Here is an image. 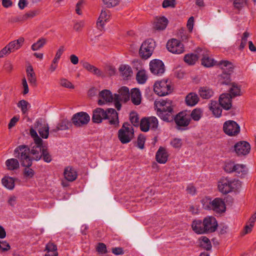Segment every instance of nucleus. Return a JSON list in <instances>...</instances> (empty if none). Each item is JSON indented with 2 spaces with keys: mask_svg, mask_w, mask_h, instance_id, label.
Instances as JSON below:
<instances>
[{
  "mask_svg": "<svg viewBox=\"0 0 256 256\" xmlns=\"http://www.w3.org/2000/svg\"><path fill=\"white\" fill-rule=\"evenodd\" d=\"M109 120V124L115 126H118V113L114 108H110L104 110L102 108H96L93 111L92 120L94 123H100L102 120Z\"/></svg>",
  "mask_w": 256,
  "mask_h": 256,
  "instance_id": "obj_1",
  "label": "nucleus"
},
{
  "mask_svg": "<svg viewBox=\"0 0 256 256\" xmlns=\"http://www.w3.org/2000/svg\"><path fill=\"white\" fill-rule=\"evenodd\" d=\"M218 226L216 218L212 216H206L202 222L194 220L192 224L193 230L199 234L213 232L216 230Z\"/></svg>",
  "mask_w": 256,
  "mask_h": 256,
  "instance_id": "obj_2",
  "label": "nucleus"
},
{
  "mask_svg": "<svg viewBox=\"0 0 256 256\" xmlns=\"http://www.w3.org/2000/svg\"><path fill=\"white\" fill-rule=\"evenodd\" d=\"M202 208L206 210H212L216 214H222L226 211V205L224 201L220 198H216L212 200L206 196L200 200Z\"/></svg>",
  "mask_w": 256,
  "mask_h": 256,
  "instance_id": "obj_3",
  "label": "nucleus"
},
{
  "mask_svg": "<svg viewBox=\"0 0 256 256\" xmlns=\"http://www.w3.org/2000/svg\"><path fill=\"white\" fill-rule=\"evenodd\" d=\"M30 148L25 144L20 145L14 150V156L18 159L22 166H31L32 163L30 156Z\"/></svg>",
  "mask_w": 256,
  "mask_h": 256,
  "instance_id": "obj_4",
  "label": "nucleus"
},
{
  "mask_svg": "<svg viewBox=\"0 0 256 256\" xmlns=\"http://www.w3.org/2000/svg\"><path fill=\"white\" fill-rule=\"evenodd\" d=\"M218 65L222 70V73L219 76V83L226 85L230 84V74L233 72V64L228 60H222L219 62Z\"/></svg>",
  "mask_w": 256,
  "mask_h": 256,
  "instance_id": "obj_5",
  "label": "nucleus"
},
{
  "mask_svg": "<svg viewBox=\"0 0 256 256\" xmlns=\"http://www.w3.org/2000/svg\"><path fill=\"white\" fill-rule=\"evenodd\" d=\"M118 136L122 144L130 142L134 137L133 128L128 122H124L122 128L118 131Z\"/></svg>",
  "mask_w": 256,
  "mask_h": 256,
  "instance_id": "obj_6",
  "label": "nucleus"
},
{
  "mask_svg": "<svg viewBox=\"0 0 256 256\" xmlns=\"http://www.w3.org/2000/svg\"><path fill=\"white\" fill-rule=\"evenodd\" d=\"M156 44L151 38L146 40L142 42L140 48L139 54L142 58L146 60L152 54Z\"/></svg>",
  "mask_w": 256,
  "mask_h": 256,
  "instance_id": "obj_7",
  "label": "nucleus"
},
{
  "mask_svg": "<svg viewBox=\"0 0 256 256\" xmlns=\"http://www.w3.org/2000/svg\"><path fill=\"white\" fill-rule=\"evenodd\" d=\"M154 90L160 96H164L170 93L172 89L168 80L157 81L155 82Z\"/></svg>",
  "mask_w": 256,
  "mask_h": 256,
  "instance_id": "obj_8",
  "label": "nucleus"
},
{
  "mask_svg": "<svg viewBox=\"0 0 256 256\" xmlns=\"http://www.w3.org/2000/svg\"><path fill=\"white\" fill-rule=\"evenodd\" d=\"M174 106L168 108H162L156 110L157 115L162 120L166 122H172L176 114L174 110Z\"/></svg>",
  "mask_w": 256,
  "mask_h": 256,
  "instance_id": "obj_9",
  "label": "nucleus"
},
{
  "mask_svg": "<svg viewBox=\"0 0 256 256\" xmlns=\"http://www.w3.org/2000/svg\"><path fill=\"white\" fill-rule=\"evenodd\" d=\"M223 130L229 136H236L240 132V126L235 121L228 120L224 122Z\"/></svg>",
  "mask_w": 256,
  "mask_h": 256,
  "instance_id": "obj_10",
  "label": "nucleus"
},
{
  "mask_svg": "<svg viewBox=\"0 0 256 256\" xmlns=\"http://www.w3.org/2000/svg\"><path fill=\"white\" fill-rule=\"evenodd\" d=\"M235 184V182L230 180L228 178H223L218 182V188L222 193L227 194L234 190Z\"/></svg>",
  "mask_w": 256,
  "mask_h": 256,
  "instance_id": "obj_11",
  "label": "nucleus"
},
{
  "mask_svg": "<svg viewBox=\"0 0 256 256\" xmlns=\"http://www.w3.org/2000/svg\"><path fill=\"white\" fill-rule=\"evenodd\" d=\"M168 50L174 54H181L184 52V44L178 40L176 38H172L168 40L166 44Z\"/></svg>",
  "mask_w": 256,
  "mask_h": 256,
  "instance_id": "obj_12",
  "label": "nucleus"
},
{
  "mask_svg": "<svg viewBox=\"0 0 256 256\" xmlns=\"http://www.w3.org/2000/svg\"><path fill=\"white\" fill-rule=\"evenodd\" d=\"M90 120L89 115L86 112H80L74 114L72 118V124L76 127L86 124Z\"/></svg>",
  "mask_w": 256,
  "mask_h": 256,
  "instance_id": "obj_13",
  "label": "nucleus"
},
{
  "mask_svg": "<svg viewBox=\"0 0 256 256\" xmlns=\"http://www.w3.org/2000/svg\"><path fill=\"white\" fill-rule=\"evenodd\" d=\"M150 69L152 74L157 76L162 75L165 71L164 62L158 59H154L150 61Z\"/></svg>",
  "mask_w": 256,
  "mask_h": 256,
  "instance_id": "obj_14",
  "label": "nucleus"
},
{
  "mask_svg": "<svg viewBox=\"0 0 256 256\" xmlns=\"http://www.w3.org/2000/svg\"><path fill=\"white\" fill-rule=\"evenodd\" d=\"M234 148L238 156H245L250 152V146L248 142L246 141H240L234 145Z\"/></svg>",
  "mask_w": 256,
  "mask_h": 256,
  "instance_id": "obj_15",
  "label": "nucleus"
},
{
  "mask_svg": "<svg viewBox=\"0 0 256 256\" xmlns=\"http://www.w3.org/2000/svg\"><path fill=\"white\" fill-rule=\"evenodd\" d=\"M233 98L228 93L222 94L219 98V104L225 110H229L232 108V100Z\"/></svg>",
  "mask_w": 256,
  "mask_h": 256,
  "instance_id": "obj_16",
  "label": "nucleus"
},
{
  "mask_svg": "<svg viewBox=\"0 0 256 256\" xmlns=\"http://www.w3.org/2000/svg\"><path fill=\"white\" fill-rule=\"evenodd\" d=\"M190 120L184 112H180L178 114H176L174 120L178 126H188L190 124Z\"/></svg>",
  "mask_w": 256,
  "mask_h": 256,
  "instance_id": "obj_17",
  "label": "nucleus"
},
{
  "mask_svg": "<svg viewBox=\"0 0 256 256\" xmlns=\"http://www.w3.org/2000/svg\"><path fill=\"white\" fill-rule=\"evenodd\" d=\"M99 97L100 98L98 100L99 106H102L106 102H112L114 98L110 91L108 90H102L99 94Z\"/></svg>",
  "mask_w": 256,
  "mask_h": 256,
  "instance_id": "obj_18",
  "label": "nucleus"
},
{
  "mask_svg": "<svg viewBox=\"0 0 256 256\" xmlns=\"http://www.w3.org/2000/svg\"><path fill=\"white\" fill-rule=\"evenodd\" d=\"M35 128L37 129L40 136L44 138H47L49 134V127L48 124H42L38 120L35 123Z\"/></svg>",
  "mask_w": 256,
  "mask_h": 256,
  "instance_id": "obj_19",
  "label": "nucleus"
},
{
  "mask_svg": "<svg viewBox=\"0 0 256 256\" xmlns=\"http://www.w3.org/2000/svg\"><path fill=\"white\" fill-rule=\"evenodd\" d=\"M43 147L38 146H31L30 148V154L32 156V160L38 161L42 158V150Z\"/></svg>",
  "mask_w": 256,
  "mask_h": 256,
  "instance_id": "obj_20",
  "label": "nucleus"
},
{
  "mask_svg": "<svg viewBox=\"0 0 256 256\" xmlns=\"http://www.w3.org/2000/svg\"><path fill=\"white\" fill-rule=\"evenodd\" d=\"M168 154L166 150L160 147L157 151L156 155V161L160 164H165L168 160Z\"/></svg>",
  "mask_w": 256,
  "mask_h": 256,
  "instance_id": "obj_21",
  "label": "nucleus"
},
{
  "mask_svg": "<svg viewBox=\"0 0 256 256\" xmlns=\"http://www.w3.org/2000/svg\"><path fill=\"white\" fill-rule=\"evenodd\" d=\"M108 10H102L101 13L96 22V26L98 28L102 30L104 28V22L109 18L110 16L108 15Z\"/></svg>",
  "mask_w": 256,
  "mask_h": 256,
  "instance_id": "obj_22",
  "label": "nucleus"
},
{
  "mask_svg": "<svg viewBox=\"0 0 256 256\" xmlns=\"http://www.w3.org/2000/svg\"><path fill=\"white\" fill-rule=\"evenodd\" d=\"M220 107L219 103L215 100H211L210 104H209L210 110L216 118H219L222 115V110Z\"/></svg>",
  "mask_w": 256,
  "mask_h": 256,
  "instance_id": "obj_23",
  "label": "nucleus"
},
{
  "mask_svg": "<svg viewBox=\"0 0 256 256\" xmlns=\"http://www.w3.org/2000/svg\"><path fill=\"white\" fill-rule=\"evenodd\" d=\"M119 94H114V95L118 96L119 99L122 100L124 102H126L130 98V93L129 89L126 86H122L118 90Z\"/></svg>",
  "mask_w": 256,
  "mask_h": 256,
  "instance_id": "obj_24",
  "label": "nucleus"
},
{
  "mask_svg": "<svg viewBox=\"0 0 256 256\" xmlns=\"http://www.w3.org/2000/svg\"><path fill=\"white\" fill-rule=\"evenodd\" d=\"M132 102L134 105H139L141 102V94L138 88L132 89L130 93Z\"/></svg>",
  "mask_w": 256,
  "mask_h": 256,
  "instance_id": "obj_25",
  "label": "nucleus"
},
{
  "mask_svg": "<svg viewBox=\"0 0 256 256\" xmlns=\"http://www.w3.org/2000/svg\"><path fill=\"white\" fill-rule=\"evenodd\" d=\"M82 65L84 68L88 71L92 72L94 74L98 76H102V72L98 68L90 64L89 62H82Z\"/></svg>",
  "mask_w": 256,
  "mask_h": 256,
  "instance_id": "obj_26",
  "label": "nucleus"
},
{
  "mask_svg": "<svg viewBox=\"0 0 256 256\" xmlns=\"http://www.w3.org/2000/svg\"><path fill=\"white\" fill-rule=\"evenodd\" d=\"M24 42V38H20L18 40H14L8 43L7 44L11 52H13L19 49L22 45Z\"/></svg>",
  "mask_w": 256,
  "mask_h": 256,
  "instance_id": "obj_27",
  "label": "nucleus"
},
{
  "mask_svg": "<svg viewBox=\"0 0 256 256\" xmlns=\"http://www.w3.org/2000/svg\"><path fill=\"white\" fill-rule=\"evenodd\" d=\"M186 102L188 106H194L199 101L198 94L194 92H190L186 97Z\"/></svg>",
  "mask_w": 256,
  "mask_h": 256,
  "instance_id": "obj_28",
  "label": "nucleus"
},
{
  "mask_svg": "<svg viewBox=\"0 0 256 256\" xmlns=\"http://www.w3.org/2000/svg\"><path fill=\"white\" fill-rule=\"evenodd\" d=\"M5 164L8 170H16L20 168L19 162L16 158L8 159L6 161Z\"/></svg>",
  "mask_w": 256,
  "mask_h": 256,
  "instance_id": "obj_29",
  "label": "nucleus"
},
{
  "mask_svg": "<svg viewBox=\"0 0 256 256\" xmlns=\"http://www.w3.org/2000/svg\"><path fill=\"white\" fill-rule=\"evenodd\" d=\"M168 24V20L166 17H160L155 22L154 28L157 30H163L166 28Z\"/></svg>",
  "mask_w": 256,
  "mask_h": 256,
  "instance_id": "obj_30",
  "label": "nucleus"
},
{
  "mask_svg": "<svg viewBox=\"0 0 256 256\" xmlns=\"http://www.w3.org/2000/svg\"><path fill=\"white\" fill-rule=\"evenodd\" d=\"M27 77L29 82L31 85L36 86V74L34 72L32 67L30 66L26 69Z\"/></svg>",
  "mask_w": 256,
  "mask_h": 256,
  "instance_id": "obj_31",
  "label": "nucleus"
},
{
  "mask_svg": "<svg viewBox=\"0 0 256 256\" xmlns=\"http://www.w3.org/2000/svg\"><path fill=\"white\" fill-rule=\"evenodd\" d=\"M174 106L172 104V101L170 100H156L154 102V106H155V108L156 110H158V109H159L160 108H168L169 107H171V106Z\"/></svg>",
  "mask_w": 256,
  "mask_h": 256,
  "instance_id": "obj_32",
  "label": "nucleus"
},
{
  "mask_svg": "<svg viewBox=\"0 0 256 256\" xmlns=\"http://www.w3.org/2000/svg\"><path fill=\"white\" fill-rule=\"evenodd\" d=\"M200 96L204 99H208L211 98L214 92L212 89L207 87H201L198 90Z\"/></svg>",
  "mask_w": 256,
  "mask_h": 256,
  "instance_id": "obj_33",
  "label": "nucleus"
},
{
  "mask_svg": "<svg viewBox=\"0 0 256 256\" xmlns=\"http://www.w3.org/2000/svg\"><path fill=\"white\" fill-rule=\"evenodd\" d=\"M64 174L66 179L70 182L74 180L77 177L76 172L74 170L69 168H66L64 170Z\"/></svg>",
  "mask_w": 256,
  "mask_h": 256,
  "instance_id": "obj_34",
  "label": "nucleus"
},
{
  "mask_svg": "<svg viewBox=\"0 0 256 256\" xmlns=\"http://www.w3.org/2000/svg\"><path fill=\"white\" fill-rule=\"evenodd\" d=\"M3 186L8 190H13L14 187V178L5 176L2 180Z\"/></svg>",
  "mask_w": 256,
  "mask_h": 256,
  "instance_id": "obj_35",
  "label": "nucleus"
},
{
  "mask_svg": "<svg viewBox=\"0 0 256 256\" xmlns=\"http://www.w3.org/2000/svg\"><path fill=\"white\" fill-rule=\"evenodd\" d=\"M118 70L120 74L124 78L130 76L132 73L130 66L128 65L122 64L120 66Z\"/></svg>",
  "mask_w": 256,
  "mask_h": 256,
  "instance_id": "obj_36",
  "label": "nucleus"
},
{
  "mask_svg": "<svg viewBox=\"0 0 256 256\" xmlns=\"http://www.w3.org/2000/svg\"><path fill=\"white\" fill-rule=\"evenodd\" d=\"M198 56L194 54H188L184 56V61L189 65H193L198 60Z\"/></svg>",
  "mask_w": 256,
  "mask_h": 256,
  "instance_id": "obj_37",
  "label": "nucleus"
},
{
  "mask_svg": "<svg viewBox=\"0 0 256 256\" xmlns=\"http://www.w3.org/2000/svg\"><path fill=\"white\" fill-rule=\"evenodd\" d=\"M42 158L44 162L47 163H50L52 160V157L50 154L48 146H44V147H43Z\"/></svg>",
  "mask_w": 256,
  "mask_h": 256,
  "instance_id": "obj_38",
  "label": "nucleus"
},
{
  "mask_svg": "<svg viewBox=\"0 0 256 256\" xmlns=\"http://www.w3.org/2000/svg\"><path fill=\"white\" fill-rule=\"evenodd\" d=\"M72 121L70 122L67 119H63L59 122L58 125L60 130H64L69 129L72 126Z\"/></svg>",
  "mask_w": 256,
  "mask_h": 256,
  "instance_id": "obj_39",
  "label": "nucleus"
},
{
  "mask_svg": "<svg viewBox=\"0 0 256 256\" xmlns=\"http://www.w3.org/2000/svg\"><path fill=\"white\" fill-rule=\"evenodd\" d=\"M230 94L232 98L240 96V87L235 83L232 84V86L229 90Z\"/></svg>",
  "mask_w": 256,
  "mask_h": 256,
  "instance_id": "obj_40",
  "label": "nucleus"
},
{
  "mask_svg": "<svg viewBox=\"0 0 256 256\" xmlns=\"http://www.w3.org/2000/svg\"><path fill=\"white\" fill-rule=\"evenodd\" d=\"M204 55V52L202 54ZM214 60L213 58H210L207 56H203L202 59V64L206 67H210L214 64Z\"/></svg>",
  "mask_w": 256,
  "mask_h": 256,
  "instance_id": "obj_41",
  "label": "nucleus"
},
{
  "mask_svg": "<svg viewBox=\"0 0 256 256\" xmlns=\"http://www.w3.org/2000/svg\"><path fill=\"white\" fill-rule=\"evenodd\" d=\"M149 124V118H142L139 124L141 130L144 132H148L150 129Z\"/></svg>",
  "mask_w": 256,
  "mask_h": 256,
  "instance_id": "obj_42",
  "label": "nucleus"
},
{
  "mask_svg": "<svg viewBox=\"0 0 256 256\" xmlns=\"http://www.w3.org/2000/svg\"><path fill=\"white\" fill-rule=\"evenodd\" d=\"M46 38H41L39 39L32 46V50L34 51L38 50L42 48L46 44Z\"/></svg>",
  "mask_w": 256,
  "mask_h": 256,
  "instance_id": "obj_43",
  "label": "nucleus"
},
{
  "mask_svg": "<svg viewBox=\"0 0 256 256\" xmlns=\"http://www.w3.org/2000/svg\"><path fill=\"white\" fill-rule=\"evenodd\" d=\"M136 78L139 84H143L145 83L147 80L145 71L139 70L136 74Z\"/></svg>",
  "mask_w": 256,
  "mask_h": 256,
  "instance_id": "obj_44",
  "label": "nucleus"
},
{
  "mask_svg": "<svg viewBox=\"0 0 256 256\" xmlns=\"http://www.w3.org/2000/svg\"><path fill=\"white\" fill-rule=\"evenodd\" d=\"M40 10L38 9L33 10L26 13L22 16L23 20H26L28 18H32L40 14Z\"/></svg>",
  "mask_w": 256,
  "mask_h": 256,
  "instance_id": "obj_45",
  "label": "nucleus"
},
{
  "mask_svg": "<svg viewBox=\"0 0 256 256\" xmlns=\"http://www.w3.org/2000/svg\"><path fill=\"white\" fill-rule=\"evenodd\" d=\"M130 120L134 126L138 127L140 124L139 117L138 114L132 112L130 113Z\"/></svg>",
  "mask_w": 256,
  "mask_h": 256,
  "instance_id": "obj_46",
  "label": "nucleus"
},
{
  "mask_svg": "<svg viewBox=\"0 0 256 256\" xmlns=\"http://www.w3.org/2000/svg\"><path fill=\"white\" fill-rule=\"evenodd\" d=\"M202 110L200 108H195L191 112L192 118L194 121L199 120L202 116Z\"/></svg>",
  "mask_w": 256,
  "mask_h": 256,
  "instance_id": "obj_47",
  "label": "nucleus"
},
{
  "mask_svg": "<svg viewBox=\"0 0 256 256\" xmlns=\"http://www.w3.org/2000/svg\"><path fill=\"white\" fill-rule=\"evenodd\" d=\"M17 105L18 108H20L22 114H25L28 112L30 104L26 100H22L19 101Z\"/></svg>",
  "mask_w": 256,
  "mask_h": 256,
  "instance_id": "obj_48",
  "label": "nucleus"
},
{
  "mask_svg": "<svg viewBox=\"0 0 256 256\" xmlns=\"http://www.w3.org/2000/svg\"><path fill=\"white\" fill-rule=\"evenodd\" d=\"M200 246L207 250H210L212 248L211 242L206 236L202 238Z\"/></svg>",
  "mask_w": 256,
  "mask_h": 256,
  "instance_id": "obj_49",
  "label": "nucleus"
},
{
  "mask_svg": "<svg viewBox=\"0 0 256 256\" xmlns=\"http://www.w3.org/2000/svg\"><path fill=\"white\" fill-rule=\"evenodd\" d=\"M249 36H250V34L248 32H245L243 34V36H242V40H241V42H240V45L239 48H238L240 50H244V48H245V46L247 44L248 38Z\"/></svg>",
  "mask_w": 256,
  "mask_h": 256,
  "instance_id": "obj_50",
  "label": "nucleus"
},
{
  "mask_svg": "<svg viewBox=\"0 0 256 256\" xmlns=\"http://www.w3.org/2000/svg\"><path fill=\"white\" fill-rule=\"evenodd\" d=\"M150 128L152 130H156L158 126V120L155 116L149 117Z\"/></svg>",
  "mask_w": 256,
  "mask_h": 256,
  "instance_id": "obj_51",
  "label": "nucleus"
},
{
  "mask_svg": "<svg viewBox=\"0 0 256 256\" xmlns=\"http://www.w3.org/2000/svg\"><path fill=\"white\" fill-rule=\"evenodd\" d=\"M24 167L25 168H24L23 171L24 177L26 178H32L34 174V170L32 168H30V166Z\"/></svg>",
  "mask_w": 256,
  "mask_h": 256,
  "instance_id": "obj_52",
  "label": "nucleus"
},
{
  "mask_svg": "<svg viewBox=\"0 0 256 256\" xmlns=\"http://www.w3.org/2000/svg\"><path fill=\"white\" fill-rule=\"evenodd\" d=\"M247 0H234L233 5L236 9L241 10L246 5Z\"/></svg>",
  "mask_w": 256,
  "mask_h": 256,
  "instance_id": "obj_53",
  "label": "nucleus"
},
{
  "mask_svg": "<svg viewBox=\"0 0 256 256\" xmlns=\"http://www.w3.org/2000/svg\"><path fill=\"white\" fill-rule=\"evenodd\" d=\"M121 0H102L104 4L108 8L114 7L119 4Z\"/></svg>",
  "mask_w": 256,
  "mask_h": 256,
  "instance_id": "obj_54",
  "label": "nucleus"
},
{
  "mask_svg": "<svg viewBox=\"0 0 256 256\" xmlns=\"http://www.w3.org/2000/svg\"><path fill=\"white\" fill-rule=\"evenodd\" d=\"M146 138L144 135L140 134L138 136L137 139V146L140 149H143L144 146Z\"/></svg>",
  "mask_w": 256,
  "mask_h": 256,
  "instance_id": "obj_55",
  "label": "nucleus"
},
{
  "mask_svg": "<svg viewBox=\"0 0 256 256\" xmlns=\"http://www.w3.org/2000/svg\"><path fill=\"white\" fill-rule=\"evenodd\" d=\"M96 251L100 254H105L108 252L106 245L102 242H99L96 248Z\"/></svg>",
  "mask_w": 256,
  "mask_h": 256,
  "instance_id": "obj_56",
  "label": "nucleus"
},
{
  "mask_svg": "<svg viewBox=\"0 0 256 256\" xmlns=\"http://www.w3.org/2000/svg\"><path fill=\"white\" fill-rule=\"evenodd\" d=\"M176 0H164L162 4V6L164 8H167L168 7L175 8L176 6Z\"/></svg>",
  "mask_w": 256,
  "mask_h": 256,
  "instance_id": "obj_57",
  "label": "nucleus"
},
{
  "mask_svg": "<svg viewBox=\"0 0 256 256\" xmlns=\"http://www.w3.org/2000/svg\"><path fill=\"white\" fill-rule=\"evenodd\" d=\"M234 172H236L238 174L240 173H242V174H244L246 172V166L240 164H234Z\"/></svg>",
  "mask_w": 256,
  "mask_h": 256,
  "instance_id": "obj_58",
  "label": "nucleus"
},
{
  "mask_svg": "<svg viewBox=\"0 0 256 256\" xmlns=\"http://www.w3.org/2000/svg\"><path fill=\"white\" fill-rule=\"evenodd\" d=\"M170 144L176 148H180L182 146V140L180 138H174L171 140Z\"/></svg>",
  "mask_w": 256,
  "mask_h": 256,
  "instance_id": "obj_59",
  "label": "nucleus"
},
{
  "mask_svg": "<svg viewBox=\"0 0 256 256\" xmlns=\"http://www.w3.org/2000/svg\"><path fill=\"white\" fill-rule=\"evenodd\" d=\"M31 146H38L39 147H44V146H46L44 144V142L39 137L38 135L36 136H35L34 138V143L32 144Z\"/></svg>",
  "mask_w": 256,
  "mask_h": 256,
  "instance_id": "obj_60",
  "label": "nucleus"
},
{
  "mask_svg": "<svg viewBox=\"0 0 256 256\" xmlns=\"http://www.w3.org/2000/svg\"><path fill=\"white\" fill-rule=\"evenodd\" d=\"M60 84L64 88H74L72 84L69 82L68 80L65 78L61 79L60 80Z\"/></svg>",
  "mask_w": 256,
  "mask_h": 256,
  "instance_id": "obj_61",
  "label": "nucleus"
},
{
  "mask_svg": "<svg viewBox=\"0 0 256 256\" xmlns=\"http://www.w3.org/2000/svg\"><path fill=\"white\" fill-rule=\"evenodd\" d=\"M46 250L47 252H57V246L53 242H49L46 245Z\"/></svg>",
  "mask_w": 256,
  "mask_h": 256,
  "instance_id": "obj_62",
  "label": "nucleus"
},
{
  "mask_svg": "<svg viewBox=\"0 0 256 256\" xmlns=\"http://www.w3.org/2000/svg\"><path fill=\"white\" fill-rule=\"evenodd\" d=\"M10 249V246L9 244L5 240H2V242L0 244V250L2 252H6Z\"/></svg>",
  "mask_w": 256,
  "mask_h": 256,
  "instance_id": "obj_63",
  "label": "nucleus"
},
{
  "mask_svg": "<svg viewBox=\"0 0 256 256\" xmlns=\"http://www.w3.org/2000/svg\"><path fill=\"white\" fill-rule=\"evenodd\" d=\"M234 164H235L233 162L226 163L224 167V170L228 173L234 172Z\"/></svg>",
  "mask_w": 256,
  "mask_h": 256,
  "instance_id": "obj_64",
  "label": "nucleus"
}]
</instances>
